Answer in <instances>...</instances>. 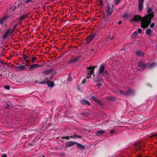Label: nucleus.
I'll return each instance as SVG.
<instances>
[{
  "label": "nucleus",
  "instance_id": "nucleus-1",
  "mask_svg": "<svg viewBox=\"0 0 157 157\" xmlns=\"http://www.w3.org/2000/svg\"><path fill=\"white\" fill-rule=\"evenodd\" d=\"M152 8L151 7H147V13H148L145 16L142 17L140 15H135L133 18L131 20V22H139L140 21L141 26L143 28H145L147 27L151 24V20L154 17Z\"/></svg>",
  "mask_w": 157,
  "mask_h": 157
},
{
  "label": "nucleus",
  "instance_id": "nucleus-2",
  "mask_svg": "<svg viewBox=\"0 0 157 157\" xmlns=\"http://www.w3.org/2000/svg\"><path fill=\"white\" fill-rule=\"evenodd\" d=\"M10 17L6 14L5 16L1 18L0 20V29H4L6 27L5 22Z\"/></svg>",
  "mask_w": 157,
  "mask_h": 157
},
{
  "label": "nucleus",
  "instance_id": "nucleus-3",
  "mask_svg": "<svg viewBox=\"0 0 157 157\" xmlns=\"http://www.w3.org/2000/svg\"><path fill=\"white\" fill-rule=\"evenodd\" d=\"M133 90L132 89H128L126 90L125 92H124L122 90H120L119 93L120 94H122L124 95H128L132 94L133 93Z\"/></svg>",
  "mask_w": 157,
  "mask_h": 157
},
{
  "label": "nucleus",
  "instance_id": "nucleus-4",
  "mask_svg": "<svg viewBox=\"0 0 157 157\" xmlns=\"http://www.w3.org/2000/svg\"><path fill=\"white\" fill-rule=\"evenodd\" d=\"M105 11L107 13V15L109 16L113 12V6H112L109 5H107L105 8Z\"/></svg>",
  "mask_w": 157,
  "mask_h": 157
},
{
  "label": "nucleus",
  "instance_id": "nucleus-5",
  "mask_svg": "<svg viewBox=\"0 0 157 157\" xmlns=\"http://www.w3.org/2000/svg\"><path fill=\"white\" fill-rule=\"evenodd\" d=\"M81 57V56H78L77 57H74L73 58L70 59L68 62V63H74L79 61Z\"/></svg>",
  "mask_w": 157,
  "mask_h": 157
},
{
  "label": "nucleus",
  "instance_id": "nucleus-6",
  "mask_svg": "<svg viewBox=\"0 0 157 157\" xmlns=\"http://www.w3.org/2000/svg\"><path fill=\"white\" fill-rule=\"evenodd\" d=\"M144 1V0H139L138 1V10L139 12H141L142 10Z\"/></svg>",
  "mask_w": 157,
  "mask_h": 157
},
{
  "label": "nucleus",
  "instance_id": "nucleus-7",
  "mask_svg": "<svg viewBox=\"0 0 157 157\" xmlns=\"http://www.w3.org/2000/svg\"><path fill=\"white\" fill-rule=\"evenodd\" d=\"M97 67V66H90L87 68V69L88 71L87 73L93 75L94 73V69Z\"/></svg>",
  "mask_w": 157,
  "mask_h": 157
},
{
  "label": "nucleus",
  "instance_id": "nucleus-8",
  "mask_svg": "<svg viewBox=\"0 0 157 157\" xmlns=\"http://www.w3.org/2000/svg\"><path fill=\"white\" fill-rule=\"evenodd\" d=\"M5 104H4V106L5 108L6 109H10L13 106V104L11 101H9L6 102Z\"/></svg>",
  "mask_w": 157,
  "mask_h": 157
},
{
  "label": "nucleus",
  "instance_id": "nucleus-9",
  "mask_svg": "<svg viewBox=\"0 0 157 157\" xmlns=\"http://www.w3.org/2000/svg\"><path fill=\"white\" fill-rule=\"evenodd\" d=\"M12 33H11V30L10 29H8L6 32V33L3 35L2 38L3 39H6Z\"/></svg>",
  "mask_w": 157,
  "mask_h": 157
},
{
  "label": "nucleus",
  "instance_id": "nucleus-10",
  "mask_svg": "<svg viewBox=\"0 0 157 157\" xmlns=\"http://www.w3.org/2000/svg\"><path fill=\"white\" fill-rule=\"evenodd\" d=\"M95 36V34H92L87 37L86 43L87 44H89L94 38Z\"/></svg>",
  "mask_w": 157,
  "mask_h": 157
},
{
  "label": "nucleus",
  "instance_id": "nucleus-11",
  "mask_svg": "<svg viewBox=\"0 0 157 157\" xmlns=\"http://www.w3.org/2000/svg\"><path fill=\"white\" fill-rule=\"evenodd\" d=\"M80 102L82 105H91V104L90 102L85 99H81L80 101Z\"/></svg>",
  "mask_w": 157,
  "mask_h": 157
},
{
  "label": "nucleus",
  "instance_id": "nucleus-12",
  "mask_svg": "<svg viewBox=\"0 0 157 157\" xmlns=\"http://www.w3.org/2000/svg\"><path fill=\"white\" fill-rule=\"evenodd\" d=\"M105 132V131L103 130H99L96 132V136H101Z\"/></svg>",
  "mask_w": 157,
  "mask_h": 157
},
{
  "label": "nucleus",
  "instance_id": "nucleus-13",
  "mask_svg": "<svg viewBox=\"0 0 157 157\" xmlns=\"http://www.w3.org/2000/svg\"><path fill=\"white\" fill-rule=\"evenodd\" d=\"M76 143L77 142L72 141H69L67 143H66V147H68L74 146L75 144H76Z\"/></svg>",
  "mask_w": 157,
  "mask_h": 157
},
{
  "label": "nucleus",
  "instance_id": "nucleus-14",
  "mask_svg": "<svg viewBox=\"0 0 157 157\" xmlns=\"http://www.w3.org/2000/svg\"><path fill=\"white\" fill-rule=\"evenodd\" d=\"M139 67H141L142 70H144L146 67V64L142 61H140L138 63Z\"/></svg>",
  "mask_w": 157,
  "mask_h": 157
},
{
  "label": "nucleus",
  "instance_id": "nucleus-15",
  "mask_svg": "<svg viewBox=\"0 0 157 157\" xmlns=\"http://www.w3.org/2000/svg\"><path fill=\"white\" fill-rule=\"evenodd\" d=\"M41 67L42 65H39L38 64H33L32 65L30 66L29 67V69H30V71H32L35 68Z\"/></svg>",
  "mask_w": 157,
  "mask_h": 157
},
{
  "label": "nucleus",
  "instance_id": "nucleus-16",
  "mask_svg": "<svg viewBox=\"0 0 157 157\" xmlns=\"http://www.w3.org/2000/svg\"><path fill=\"white\" fill-rule=\"evenodd\" d=\"M95 82L97 83V86L100 87L102 85V83L103 82V80L102 79H101L96 80Z\"/></svg>",
  "mask_w": 157,
  "mask_h": 157
},
{
  "label": "nucleus",
  "instance_id": "nucleus-17",
  "mask_svg": "<svg viewBox=\"0 0 157 157\" xmlns=\"http://www.w3.org/2000/svg\"><path fill=\"white\" fill-rule=\"evenodd\" d=\"M54 71V69H49L44 72L43 74L45 75H46L52 74V72Z\"/></svg>",
  "mask_w": 157,
  "mask_h": 157
},
{
  "label": "nucleus",
  "instance_id": "nucleus-18",
  "mask_svg": "<svg viewBox=\"0 0 157 157\" xmlns=\"http://www.w3.org/2000/svg\"><path fill=\"white\" fill-rule=\"evenodd\" d=\"M76 144L77 145V147L80 149L83 150L85 148V146L80 143L77 142Z\"/></svg>",
  "mask_w": 157,
  "mask_h": 157
},
{
  "label": "nucleus",
  "instance_id": "nucleus-19",
  "mask_svg": "<svg viewBox=\"0 0 157 157\" xmlns=\"http://www.w3.org/2000/svg\"><path fill=\"white\" fill-rule=\"evenodd\" d=\"M82 136L81 135H77L75 134H74L73 135L70 136L71 138L75 139L76 138H81Z\"/></svg>",
  "mask_w": 157,
  "mask_h": 157
},
{
  "label": "nucleus",
  "instance_id": "nucleus-20",
  "mask_svg": "<svg viewBox=\"0 0 157 157\" xmlns=\"http://www.w3.org/2000/svg\"><path fill=\"white\" fill-rule=\"evenodd\" d=\"M104 70V65L103 64L101 65L100 67V70L99 72V73H103Z\"/></svg>",
  "mask_w": 157,
  "mask_h": 157
},
{
  "label": "nucleus",
  "instance_id": "nucleus-21",
  "mask_svg": "<svg viewBox=\"0 0 157 157\" xmlns=\"http://www.w3.org/2000/svg\"><path fill=\"white\" fill-rule=\"evenodd\" d=\"M16 68L18 69L19 71H22L25 69V66L23 65L19 66L16 67Z\"/></svg>",
  "mask_w": 157,
  "mask_h": 157
},
{
  "label": "nucleus",
  "instance_id": "nucleus-22",
  "mask_svg": "<svg viewBox=\"0 0 157 157\" xmlns=\"http://www.w3.org/2000/svg\"><path fill=\"white\" fill-rule=\"evenodd\" d=\"M156 63H154L150 64L148 66V68L150 69H151L155 67Z\"/></svg>",
  "mask_w": 157,
  "mask_h": 157
},
{
  "label": "nucleus",
  "instance_id": "nucleus-23",
  "mask_svg": "<svg viewBox=\"0 0 157 157\" xmlns=\"http://www.w3.org/2000/svg\"><path fill=\"white\" fill-rule=\"evenodd\" d=\"M136 55L139 56H142L144 55L143 52H141V51H138L136 52Z\"/></svg>",
  "mask_w": 157,
  "mask_h": 157
},
{
  "label": "nucleus",
  "instance_id": "nucleus-24",
  "mask_svg": "<svg viewBox=\"0 0 157 157\" xmlns=\"http://www.w3.org/2000/svg\"><path fill=\"white\" fill-rule=\"evenodd\" d=\"M23 58L24 60H25L26 59H30L31 56L29 54L28 56H26L25 54L23 55Z\"/></svg>",
  "mask_w": 157,
  "mask_h": 157
},
{
  "label": "nucleus",
  "instance_id": "nucleus-25",
  "mask_svg": "<svg viewBox=\"0 0 157 157\" xmlns=\"http://www.w3.org/2000/svg\"><path fill=\"white\" fill-rule=\"evenodd\" d=\"M28 16V14H25L23 15L22 16H21L20 17V18L19 20L22 21L24 19H25V18L26 17H27Z\"/></svg>",
  "mask_w": 157,
  "mask_h": 157
},
{
  "label": "nucleus",
  "instance_id": "nucleus-26",
  "mask_svg": "<svg viewBox=\"0 0 157 157\" xmlns=\"http://www.w3.org/2000/svg\"><path fill=\"white\" fill-rule=\"evenodd\" d=\"M151 30L149 28H148L147 29L146 32V33L147 35H149L151 33Z\"/></svg>",
  "mask_w": 157,
  "mask_h": 157
},
{
  "label": "nucleus",
  "instance_id": "nucleus-27",
  "mask_svg": "<svg viewBox=\"0 0 157 157\" xmlns=\"http://www.w3.org/2000/svg\"><path fill=\"white\" fill-rule=\"evenodd\" d=\"M48 86H51L52 87H53L54 86V83L53 82H51L49 83H48V84H47Z\"/></svg>",
  "mask_w": 157,
  "mask_h": 157
},
{
  "label": "nucleus",
  "instance_id": "nucleus-28",
  "mask_svg": "<svg viewBox=\"0 0 157 157\" xmlns=\"http://www.w3.org/2000/svg\"><path fill=\"white\" fill-rule=\"evenodd\" d=\"M110 19L109 17L105 18L104 19V23L105 24H107L110 22Z\"/></svg>",
  "mask_w": 157,
  "mask_h": 157
},
{
  "label": "nucleus",
  "instance_id": "nucleus-29",
  "mask_svg": "<svg viewBox=\"0 0 157 157\" xmlns=\"http://www.w3.org/2000/svg\"><path fill=\"white\" fill-rule=\"evenodd\" d=\"M91 99H92L96 102H97V101H98V99L96 98L94 96H93L91 97Z\"/></svg>",
  "mask_w": 157,
  "mask_h": 157
},
{
  "label": "nucleus",
  "instance_id": "nucleus-30",
  "mask_svg": "<svg viewBox=\"0 0 157 157\" xmlns=\"http://www.w3.org/2000/svg\"><path fill=\"white\" fill-rule=\"evenodd\" d=\"M89 114V113L88 112H85V113H81V115L82 116H83L84 117H86L87 116H88Z\"/></svg>",
  "mask_w": 157,
  "mask_h": 157
},
{
  "label": "nucleus",
  "instance_id": "nucleus-31",
  "mask_svg": "<svg viewBox=\"0 0 157 157\" xmlns=\"http://www.w3.org/2000/svg\"><path fill=\"white\" fill-rule=\"evenodd\" d=\"M103 75V73H99V74L98 75L97 77L98 78L101 79V77H102V75Z\"/></svg>",
  "mask_w": 157,
  "mask_h": 157
},
{
  "label": "nucleus",
  "instance_id": "nucleus-32",
  "mask_svg": "<svg viewBox=\"0 0 157 157\" xmlns=\"http://www.w3.org/2000/svg\"><path fill=\"white\" fill-rule=\"evenodd\" d=\"M97 103H98L101 106L103 105L102 101H101L99 100Z\"/></svg>",
  "mask_w": 157,
  "mask_h": 157
},
{
  "label": "nucleus",
  "instance_id": "nucleus-33",
  "mask_svg": "<svg viewBox=\"0 0 157 157\" xmlns=\"http://www.w3.org/2000/svg\"><path fill=\"white\" fill-rule=\"evenodd\" d=\"M137 32L136 31H135L132 35V37L133 38L136 37L137 35Z\"/></svg>",
  "mask_w": 157,
  "mask_h": 157
},
{
  "label": "nucleus",
  "instance_id": "nucleus-34",
  "mask_svg": "<svg viewBox=\"0 0 157 157\" xmlns=\"http://www.w3.org/2000/svg\"><path fill=\"white\" fill-rule=\"evenodd\" d=\"M123 17L124 18H127L128 17V14L126 12L124 13L123 14Z\"/></svg>",
  "mask_w": 157,
  "mask_h": 157
},
{
  "label": "nucleus",
  "instance_id": "nucleus-35",
  "mask_svg": "<svg viewBox=\"0 0 157 157\" xmlns=\"http://www.w3.org/2000/svg\"><path fill=\"white\" fill-rule=\"evenodd\" d=\"M70 136H63L62 137V139H65L67 140H69L70 139Z\"/></svg>",
  "mask_w": 157,
  "mask_h": 157
},
{
  "label": "nucleus",
  "instance_id": "nucleus-36",
  "mask_svg": "<svg viewBox=\"0 0 157 157\" xmlns=\"http://www.w3.org/2000/svg\"><path fill=\"white\" fill-rule=\"evenodd\" d=\"M5 89L7 90H9L10 89V86L9 85L5 86H4Z\"/></svg>",
  "mask_w": 157,
  "mask_h": 157
},
{
  "label": "nucleus",
  "instance_id": "nucleus-37",
  "mask_svg": "<svg viewBox=\"0 0 157 157\" xmlns=\"http://www.w3.org/2000/svg\"><path fill=\"white\" fill-rule=\"evenodd\" d=\"M120 2L121 0H116L115 2V4L117 5L120 3Z\"/></svg>",
  "mask_w": 157,
  "mask_h": 157
},
{
  "label": "nucleus",
  "instance_id": "nucleus-38",
  "mask_svg": "<svg viewBox=\"0 0 157 157\" xmlns=\"http://www.w3.org/2000/svg\"><path fill=\"white\" fill-rule=\"evenodd\" d=\"M44 81H46V83L47 84H48V83H49L50 82V80L48 79V78H46Z\"/></svg>",
  "mask_w": 157,
  "mask_h": 157
},
{
  "label": "nucleus",
  "instance_id": "nucleus-39",
  "mask_svg": "<svg viewBox=\"0 0 157 157\" xmlns=\"http://www.w3.org/2000/svg\"><path fill=\"white\" fill-rule=\"evenodd\" d=\"M37 59L36 58V57H33L32 58V59L31 60V61L33 62V63H34L35 61Z\"/></svg>",
  "mask_w": 157,
  "mask_h": 157
},
{
  "label": "nucleus",
  "instance_id": "nucleus-40",
  "mask_svg": "<svg viewBox=\"0 0 157 157\" xmlns=\"http://www.w3.org/2000/svg\"><path fill=\"white\" fill-rule=\"evenodd\" d=\"M92 75L91 74L88 73L86 76V78H89L91 77V75Z\"/></svg>",
  "mask_w": 157,
  "mask_h": 157
},
{
  "label": "nucleus",
  "instance_id": "nucleus-41",
  "mask_svg": "<svg viewBox=\"0 0 157 157\" xmlns=\"http://www.w3.org/2000/svg\"><path fill=\"white\" fill-rule=\"evenodd\" d=\"M16 9V7L15 6H14L13 8H12L11 7L10 8V9L11 10H10L11 11H13L15 10V9Z\"/></svg>",
  "mask_w": 157,
  "mask_h": 157
},
{
  "label": "nucleus",
  "instance_id": "nucleus-42",
  "mask_svg": "<svg viewBox=\"0 0 157 157\" xmlns=\"http://www.w3.org/2000/svg\"><path fill=\"white\" fill-rule=\"evenodd\" d=\"M155 24L154 23H152L150 25V27L151 28H153L155 26Z\"/></svg>",
  "mask_w": 157,
  "mask_h": 157
},
{
  "label": "nucleus",
  "instance_id": "nucleus-43",
  "mask_svg": "<svg viewBox=\"0 0 157 157\" xmlns=\"http://www.w3.org/2000/svg\"><path fill=\"white\" fill-rule=\"evenodd\" d=\"M99 5L100 6H103V4L102 0H99Z\"/></svg>",
  "mask_w": 157,
  "mask_h": 157
},
{
  "label": "nucleus",
  "instance_id": "nucleus-44",
  "mask_svg": "<svg viewBox=\"0 0 157 157\" xmlns=\"http://www.w3.org/2000/svg\"><path fill=\"white\" fill-rule=\"evenodd\" d=\"M46 83V81H44V80L43 81H42L40 82H39V83L40 84H45Z\"/></svg>",
  "mask_w": 157,
  "mask_h": 157
},
{
  "label": "nucleus",
  "instance_id": "nucleus-45",
  "mask_svg": "<svg viewBox=\"0 0 157 157\" xmlns=\"http://www.w3.org/2000/svg\"><path fill=\"white\" fill-rule=\"evenodd\" d=\"M72 80V77L71 76H69L67 78V80L69 81H71Z\"/></svg>",
  "mask_w": 157,
  "mask_h": 157
},
{
  "label": "nucleus",
  "instance_id": "nucleus-46",
  "mask_svg": "<svg viewBox=\"0 0 157 157\" xmlns=\"http://www.w3.org/2000/svg\"><path fill=\"white\" fill-rule=\"evenodd\" d=\"M17 26V24H16L15 25V26L14 27L13 29L11 31V33H13V32L14 31V30L16 29V27Z\"/></svg>",
  "mask_w": 157,
  "mask_h": 157
},
{
  "label": "nucleus",
  "instance_id": "nucleus-47",
  "mask_svg": "<svg viewBox=\"0 0 157 157\" xmlns=\"http://www.w3.org/2000/svg\"><path fill=\"white\" fill-rule=\"evenodd\" d=\"M137 31H138V32L139 33H141V32H142V30L140 28H139L138 29V30H137Z\"/></svg>",
  "mask_w": 157,
  "mask_h": 157
},
{
  "label": "nucleus",
  "instance_id": "nucleus-48",
  "mask_svg": "<svg viewBox=\"0 0 157 157\" xmlns=\"http://www.w3.org/2000/svg\"><path fill=\"white\" fill-rule=\"evenodd\" d=\"M86 82V78L84 79L82 81V84H84Z\"/></svg>",
  "mask_w": 157,
  "mask_h": 157
},
{
  "label": "nucleus",
  "instance_id": "nucleus-49",
  "mask_svg": "<svg viewBox=\"0 0 157 157\" xmlns=\"http://www.w3.org/2000/svg\"><path fill=\"white\" fill-rule=\"evenodd\" d=\"M115 132L116 131H115V129H114L113 130L111 131L110 132V134H113V133H114V132Z\"/></svg>",
  "mask_w": 157,
  "mask_h": 157
},
{
  "label": "nucleus",
  "instance_id": "nucleus-50",
  "mask_svg": "<svg viewBox=\"0 0 157 157\" xmlns=\"http://www.w3.org/2000/svg\"><path fill=\"white\" fill-rule=\"evenodd\" d=\"M25 60V62L26 63H29L30 62V59H28L27 60H26V59Z\"/></svg>",
  "mask_w": 157,
  "mask_h": 157
},
{
  "label": "nucleus",
  "instance_id": "nucleus-51",
  "mask_svg": "<svg viewBox=\"0 0 157 157\" xmlns=\"http://www.w3.org/2000/svg\"><path fill=\"white\" fill-rule=\"evenodd\" d=\"M104 74L108 76V73L107 71H105L104 72Z\"/></svg>",
  "mask_w": 157,
  "mask_h": 157
},
{
  "label": "nucleus",
  "instance_id": "nucleus-52",
  "mask_svg": "<svg viewBox=\"0 0 157 157\" xmlns=\"http://www.w3.org/2000/svg\"><path fill=\"white\" fill-rule=\"evenodd\" d=\"M136 145L138 147V148L139 149H140V146H141L139 144H137Z\"/></svg>",
  "mask_w": 157,
  "mask_h": 157
},
{
  "label": "nucleus",
  "instance_id": "nucleus-53",
  "mask_svg": "<svg viewBox=\"0 0 157 157\" xmlns=\"http://www.w3.org/2000/svg\"><path fill=\"white\" fill-rule=\"evenodd\" d=\"M53 76L54 75H51L50 77H49V79L50 80H51L52 79L53 77Z\"/></svg>",
  "mask_w": 157,
  "mask_h": 157
},
{
  "label": "nucleus",
  "instance_id": "nucleus-54",
  "mask_svg": "<svg viewBox=\"0 0 157 157\" xmlns=\"http://www.w3.org/2000/svg\"><path fill=\"white\" fill-rule=\"evenodd\" d=\"M122 23V21H120L118 22V25H120Z\"/></svg>",
  "mask_w": 157,
  "mask_h": 157
},
{
  "label": "nucleus",
  "instance_id": "nucleus-55",
  "mask_svg": "<svg viewBox=\"0 0 157 157\" xmlns=\"http://www.w3.org/2000/svg\"><path fill=\"white\" fill-rule=\"evenodd\" d=\"M2 157H7V155L6 154H3L2 155Z\"/></svg>",
  "mask_w": 157,
  "mask_h": 157
},
{
  "label": "nucleus",
  "instance_id": "nucleus-56",
  "mask_svg": "<svg viewBox=\"0 0 157 157\" xmlns=\"http://www.w3.org/2000/svg\"><path fill=\"white\" fill-rule=\"evenodd\" d=\"M27 64H28V63H25V65H24V66H25V67H26V66H28ZM28 64H29V63H28Z\"/></svg>",
  "mask_w": 157,
  "mask_h": 157
},
{
  "label": "nucleus",
  "instance_id": "nucleus-57",
  "mask_svg": "<svg viewBox=\"0 0 157 157\" xmlns=\"http://www.w3.org/2000/svg\"><path fill=\"white\" fill-rule=\"evenodd\" d=\"M30 1H31L30 0H28L26 1L25 2H26V3H28Z\"/></svg>",
  "mask_w": 157,
  "mask_h": 157
},
{
  "label": "nucleus",
  "instance_id": "nucleus-58",
  "mask_svg": "<svg viewBox=\"0 0 157 157\" xmlns=\"http://www.w3.org/2000/svg\"><path fill=\"white\" fill-rule=\"evenodd\" d=\"M113 38V37H111L110 38H109V39L110 40H112Z\"/></svg>",
  "mask_w": 157,
  "mask_h": 157
},
{
  "label": "nucleus",
  "instance_id": "nucleus-59",
  "mask_svg": "<svg viewBox=\"0 0 157 157\" xmlns=\"http://www.w3.org/2000/svg\"><path fill=\"white\" fill-rule=\"evenodd\" d=\"M94 50V49H93V48L91 49V50H90L91 51H93Z\"/></svg>",
  "mask_w": 157,
  "mask_h": 157
},
{
  "label": "nucleus",
  "instance_id": "nucleus-60",
  "mask_svg": "<svg viewBox=\"0 0 157 157\" xmlns=\"http://www.w3.org/2000/svg\"><path fill=\"white\" fill-rule=\"evenodd\" d=\"M0 63H3V61L2 60H1L0 61Z\"/></svg>",
  "mask_w": 157,
  "mask_h": 157
},
{
  "label": "nucleus",
  "instance_id": "nucleus-61",
  "mask_svg": "<svg viewBox=\"0 0 157 157\" xmlns=\"http://www.w3.org/2000/svg\"><path fill=\"white\" fill-rule=\"evenodd\" d=\"M157 135V134H155L153 136H156Z\"/></svg>",
  "mask_w": 157,
  "mask_h": 157
},
{
  "label": "nucleus",
  "instance_id": "nucleus-62",
  "mask_svg": "<svg viewBox=\"0 0 157 157\" xmlns=\"http://www.w3.org/2000/svg\"><path fill=\"white\" fill-rule=\"evenodd\" d=\"M2 74H1L0 75V76H2Z\"/></svg>",
  "mask_w": 157,
  "mask_h": 157
},
{
  "label": "nucleus",
  "instance_id": "nucleus-63",
  "mask_svg": "<svg viewBox=\"0 0 157 157\" xmlns=\"http://www.w3.org/2000/svg\"><path fill=\"white\" fill-rule=\"evenodd\" d=\"M42 157H45L44 155H43Z\"/></svg>",
  "mask_w": 157,
  "mask_h": 157
},
{
  "label": "nucleus",
  "instance_id": "nucleus-64",
  "mask_svg": "<svg viewBox=\"0 0 157 157\" xmlns=\"http://www.w3.org/2000/svg\"><path fill=\"white\" fill-rule=\"evenodd\" d=\"M31 146H33V144H31Z\"/></svg>",
  "mask_w": 157,
  "mask_h": 157
}]
</instances>
